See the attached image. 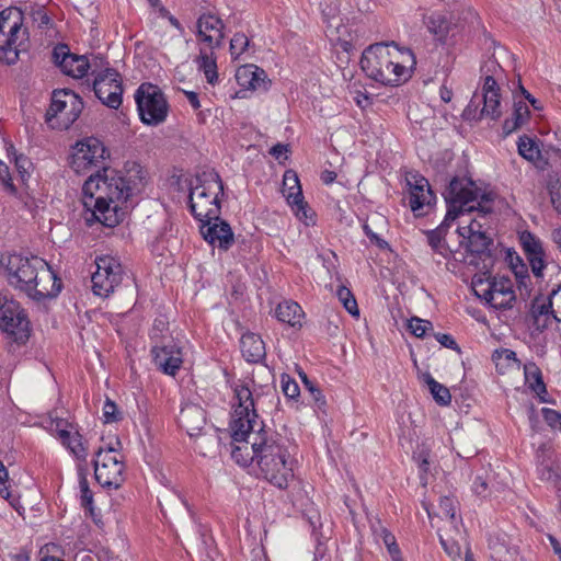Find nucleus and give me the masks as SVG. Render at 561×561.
Instances as JSON below:
<instances>
[{"label":"nucleus","instance_id":"1","mask_svg":"<svg viewBox=\"0 0 561 561\" xmlns=\"http://www.w3.org/2000/svg\"><path fill=\"white\" fill-rule=\"evenodd\" d=\"M236 403L230 421L231 437L236 445L232 459L240 466H256L263 479L286 489L294 477V459L277 434L264 430L255 410L260 394L247 385L237 383L233 389Z\"/></svg>","mask_w":561,"mask_h":561},{"label":"nucleus","instance_id":"2","mask_svg":"<svg viewBox=\"0 0 561 561\" xmlns=\"http://www.w3.org/2000/svg\"><path fill=\"white\" fill-rule=\"evenodd\" d=\"M147 184V171L135 161H127L122 170L104 168L90 175L83 184L84 205L106 227H115L125 217L130 198Z\"/></svg>","mask_w":561,"mask_h":561},{"label":"nucleus","instance_id":"3","mask_svg":"<svg viewBox=\"0 0 561 561\" xmlns=\"http://www.w3.org/2000/svg\"><path fill=\"white\" fill-rule=\"evenodd\" d=\"M4 273L10 286L36 301L54 298L62 288L61 279L39 256L11 254L7 257Z\"/></svg>","mask_w":561,"mask_h":561},{"label":"nucleus","instance_id":"4","mask_svg":"<svg viewBox=\"0 0 561 561\" xmlns=\"http://www.w3.org/2000/svg\"><path fill=\"white\" fill-rule=\"evenodd\" d=\"M415 65L413 51L394 42L370 45L360 58V68L368 78L392 87L407 82Z\"/></svg>","mask_w":561,"mask_h":561},{"label":"nucleus","instance_id":"5","mask_svg":"<svg viewBox=\"0 0 561 561\" xmlns=\"http://www.w3.org/2000/svg\"><path fill=\"white\" fill-rule=\"evenodd\" d=\"M480 192L477 188L474 182L470 179H458L455 178L450 181L449 186L445 193V199L447 203V213L444 221L435 229L425 231L427 242L432 250L443 256L448 257L451 253L449 247L445 242V236L447 228L450 222L454 221L459 215L465 211H471L476 207L477 203L483 213L490 211V206L486 205L489 201L485 196H482V201L479 202Z\"/></svg>","mask_w":561,"mask_h":561},{"label":"nucleus","instance_id":"6","mask_svg":"<svg viewBox=\"0 0 561 561\" xmlns=\"http://www.w3.org/2000/svg\"><path fill=\"white\" fill-rule=\"evenodd\" d=\"M196 185L190 191V209L201 222L218 219L220 216V196L224 195V183L216 172L196 179Z\"/></svg>","mask_w":561,"mask_h":561},{"label":"nucleus","instance_id":"7","mask_svg":"<svg viewBox=\"0 0 561 561\" xmlns=\"http://www.w3.org/2000/svg\"><path fill=\"white\" fill-rule=\"evenodd\" d=\"M0 59L13 65L19 59L23 44L27 39V31L22 28V12L15 8L1 11Z\"/></svg>","mask_w":561,"mask_h":561},{"label":"nucleus","instance_id":"8","mask_svg":"<svg viewBox=\"0 0 561 561\" xmlns=\"http://www.w3.org/2000/svg\"><path fill=\"white\" fill-rule=\"evenodd\" d=\"M119 446L121 442L116 439L114 444L101 446L96 451L94 477L103 488L118 489L124 482L125 465L117 448Z\"/></svg>","mask_w":561,"mask_h":561},{"label":"nucleus","instance_id":"9","mask_svg":"<svg viewBox=\"0 0 561 561\" xmlns=\"http://www.w3.org/2000/svg\"><path fill=\"white\" fill-rule=\"evenodd\" d=\"M82 108L83 103L76 93L56 90L45 115L46 122L51 128L68 129L78 119Z\"/></svg>","mask_w":561,"mask_h":561},{"label":"nucleus","instance_id":"10","mask_svg":"<svg viewBox=\"0 0 561 561\" xmlns=\"http://www.w3.org/2000/svg\"><path fill=\"white\" fill-rule=\"evenodd\" d=\"M135 101L144 124L157 126L165 121L169 105L157 85L142 83L135 93Z\"/></svg>","mask_w":561,"mask_h":561},{"label":"nucleus","instance_id":"11","mask_svg":"<svg viewBox=\"0 0 561 561\" xmlns=\"http://www.w3.org/2000/svg\"><path fill=\"white\" fill-rule=\"evenodd\" d=\"M472 289L474 294L483 299L494 309H510L515 301V293L510 278H492L482 279L474 278L472 280Z\"/></svg>","mask_w":561,"mask_h":561},{"label":"nucleus","instance_id":"12","mask_svg":"<svg viewBox=\"0 0 561 561\" xmlns=\"http://www.w3.org/2000/svg\"><path fill=\"white\" fill-rule=\"evenodd\" d=\"M108 157V150L99 138L85 137L72 147L70 167L76 173H87Z\"/></svg>","mask_w":561,"mask_h":561},{"label":"nucleus","instance_id":"13","mask_svg":"<svg viewBox=\"0 0 561 561\" xmlns=\"http://www.w3.org/2000/svg\"><path fill=\"white\" fill-rule=\"evenodd\" d=\"M0 329L15 342L24 343L30 335V322L20 304L0 294Z\"/></svg>","mask_w":561,"mask_h":561},{"label":"nucleus","instance_id":"14","mask_svg":"<svg viewBox=\"0 0 561 561\" xmlns=\"http://www.w3.org/2000/svg\"><path fill=\"white\" fill-rule=\"evenodd\" d=\"M95 265L96 270L91 277L92 290L100 297H108L123 280V266L110 255L98 256Z\"/></svg>","mask_w":561,"mask_h":561},{"label":"nucleus","instance_id":"15","mask_svg":"<svg viewBox=\"0 0 561 561\" xmlns=\"http://www.w3.org/2000/svg\"><path fill=\"white\" fill-rule=\"evenodd\" d=\"M54 62L60 70L72 78H83L89 70L96 72L99 68L107 65L105 59L100 56H93L89 60L84 55L71 54L66 45H58L53 51Z\"/></svg>","mask_w":561,"mask_h":561},{"label":"nucleus","instance_id":"16","mask_svg":"<svg viewBox=\"0 0 561 561\" xmlns=\"http://www.w3.org/2000/svg\"><path fill=\"white\" fill-rule=\"evenodd\" d=\"M94 76L93 91L96 98L111 108H118L122 104L123 85L121 75L105 65L92 72Z\"/></svg>","mask_w":561,"mask_h":561},{"label":"nucleus","instance_id":"17","mask_svg":"<svg viewBox=\"0 0 561 561\" xmlns=\"http://www.w3.org/2000/svg\"><path fill=\"white\" fill-rule=\"evenodd\" d=\"M518 241L534 276L543 278L548 265V254L542 240L529 230H524L518 233Z\"/></svg>","mask_w":561,"mask_h":561},{"label":"nucleus","instance_id":"18","mask_svg":"<svg viewBox=\"0 0 561 561\" xmlns=\"http://www.w3.org/2000/svg\"><path fill=\"white\" fill-rule=\"evenodd\" d=\"M225 24L214 13L202 14L196 22V36L201 47L219 48L225 38Z\"/></svg>","mask_w":561,"mask_h":561},{"label":"nucleus","instance_id":"19","mask_svg":"<svg viewBox=\"0 0 561 561\" xmlns=\"http://www.w3.org/2000/svg\"><path fill=\"white\" fill-rule=\"evenodd\" d=\"M410 199L409 204L416 216L425 214L424 208L431 207L435 202V195L431 190L428 181L416 172L407 175Z\"/></svg>","mask_w":561,"mask_h":561},{"label":"nucleus","instance_id":"20","mask_svg":"<svg viewBox=\"0 0 561 561\" xmlns=\"http://www.w3.org/2000/svg\"><path fill=\"white\" fill-rule=\"evenodd\" d=\"M154 365L163 374L175 376L183 364L182 348L172 341L161 346L156 345L151 350Z\"/></svg>","mask_w":561,"mask_h":561},{"label":"nucleus","instance_id":"21","mask_svg":"<svg viewBox=\"0 0 561 561\" xmlns=\"http://www.w3.org/2000/svg\"><path fill=\"white\" fill-rule=\"evenodd\" d=\"M201 232L209 244L217 245L222 250H228L234 241L230 225L220 219V216L218 219L202 222Z\"/></svg>","mask_w":561,"mask_h":561},{"label":"nucleus","instance_id":"22","mask_svg":"<svg viewBox=\"0 0 561 561\" xmlns=\"http://www.w3.org/2000/svg\"><path fill=\"white\" fill-rule=\"evenodd\" d=\"M236 80L238 84L245 90L266 91L268 88L265 71L253 64L240 66L236 71Z\"/></svg>","mask_w":561,"mask_h":561},{"label":"nucleus","instance_id":"23","mask_svg":"<svg viewBox=\"0 0 561 561\" xmlns=\"http://www.w3.org/2000/svg\"><path fill=\"white\" fill-rule=\"evenodd\" d=\"M283 195L291 207L295 216L306 226L314 225V213L305 202L300 184L296 186L283 188Z\"/></svg>","mask_w":561,"mask_h":561},{"label":"nucleus","instance_id":"24","mask_svg":"<svg viewBox=\"0 0 561 561\" xmlns=\"http://www.w3.org/2000/svg\"><path fill=\"white\" fill-rule=\"evenodd\" d=\"M179 424L191 437L196 436L206 424V413L197 404H186L179 414Z\"/></svg>","mask_w":561,"mask_h":561},{"label":"nucleus","instance_id":"25","mask_svg":"<svg viewBox=\"0 0 561 561\" xmlns=\"http://www.w3.org/2000/svg\"><path fill=\"white\" fill-rule=\"evenodd\" d=\"M483 91V107L481 110V116H486L492 119H496L501 115L500 110V88L492 76H486L482 87Z\"/></svg>","mask_w":561,"mask_h":561},{"label":"nucleus","instance_id":"26","mask_svg":"<svg viewBox=\"0 0 561 561\" xmlns=\"http://www.w3.org/2000/svg\"><path fill=\"white\" fill-rule=\"evenodd\" d=\"M216 48L199 47V53L195 57L194 62L197 69L204 73L207 83L215 85L218 83Z\"/></svg>","mask_w":561,"mask_h":561},{"label":"nucleus","instance_id":"27","mask_svg":"<svg viewBox=\"0 0 561 561\" xmlns=\"http://www.w3.org/2000/svg\"><path fill=\"white\" fill-rule=\"evenodd\" d=\"M240 347L243 357L249 363H257L265 357V345L261 336L248 332L241 336Z\"/></svg>","mask_w":561,"mask_h":561},{"label":"nucleus","instance_id":"28","mask_svg":"<svg viewBox=\"0 0 561 561\" xmlns=\"http://www.w3.org/2000/svg\"><path fill=\"white\" fill-rule=\"evenodd\" d=\"M56 431L62 445H65L77 459L85 461L88 457V447L84 445L82 436L67 428L60 427V422L56 424Z\"/></svg>","mask_w":561,"mask_h":561},{"label":"nucleus","instance_id":"29","mask_svg":"<svg viewBox=\"0 0 561 561\" xmlns=\"http://www.w3.org/2000/svg\"><path fill=\"white\" fill-rule=\"evenodd\" d=\"M302 313L304 312L301 307L297 302L291 300H285L278 304L275 310L276 318L279 321L287 323L291 327L300 324Z\"/></svg>","mask_w":561,"mask_h":561},{"label":"nucleus","instance_id":"30","mask_svg":"<svg viewBox=\"0 0 561 561\" xmlns=\"http://www.w3.org/2000/svg\"><path fill=\"white\" fill-rule=\"evenodd\" d=\"M458 502L456 499L450 496H442L439 499V517L447 519V525L459 535L458 524H461V518L457 517Z\"/></svg>","mask_w":561,"mask_h":561},{"label":"nucleus","instance_id":"31","mask_svg":"<svg viewBox=\"0 0 561 561\" xmlns=\"http://www.w3.org/2000/svg\"><path fill=\"white\" fill-rule=\"evenodd\" d=\"M529 108L523 102H517L514 105L512 117L506 118L503 123V131L505 135H511L527 123L529 118Z\"/></svg>","mask_w":561,"mask_h":561},{"label":"nucleus","instance_id":"32","mask_svg":"<svg viewBox=\"0 0 561 561\" xmlns=\"http://www.w3.org/2000/svg\"><path fill=\"white\" fill-rule=\"evenodd\" d=\"M477 188H478V190H479V192H480V196H479V199H478V201H479V202H481V201H482V196H485V198L489 201V203H486V205H489V206H490V211H488V213H483V211L480 209L481 207H480L477 203H474V205H476V207H477V208H474V209H473V211H477V213H478V215H477V217H474L473 219H471V220L469 221V224H468V225H462V226L458 227V230H457V231H458V233H459V234L484 232V231L482 230V228H483L484 224H482V222L480 221V219H479V218L484 219V218H485V215H488V214H490V213L492 211V206H491V202H492V199L490 198V196H489L488 194L482 193V192H481V190H480L479 187H477ZM469 213H472V210H471V211H468V214H469ZM465 214H467V211H465L461 216H463Z\"/></svg>","mask_w":561,"mask_h":561},{"label":"nucleus","instance_id":"33","mask_svg":"<svg viewBox=\"0 0 561 561\" xmlns=\"http://www.w3.org/2000/svg\"><path fill=\"white\" fill-rule=\"evenodd\" d=\"M427 30L440 42H444L451 30V23L444 14L432 13L425 22Z\"/></svg>","mask_w":561,"mask_h":561},{"label":"nucleus","instance_id":"34","mask_svg":"<svg viewBox=\"0 0 561 561\" xmlns=\"http://www.w3.org/2000/svg\"><path fill=\"white\" fill-rule=\"evenodd\" d=\"M523 368L525 381L529 388L538 396L546 393L547 389L540 368L534 362L526 363Z\"/></svg>","mask_w":561,"mask_h":561},{"label":"nucleus","instance_id":"35","mask_svg":"<svg viewBox=\"0 0 561 561\" xmlns=\"http://www.w3.org/2000/svg\"><path fill=\"white\" fill-rule=\"evenodd\" d=\"M496 369L504 374L508 369H519L520 362L517 359L516 353L508 348L496 350L493 354Z\"/></svg>","mask_w":561,"mask_h":561},{"label":"nucleus","instance_id":"36","mask_svg":"<svg viewBox=\"0 0 561 561\" xmlns=\"http://www.w3.org/2000/svg\"><path fill=\"white\" fill-rule=\"evenodd\" d=\"M518 153L530 162H537L541 158L539 145L535 138L527 135L520 136L517 141Z\"/></svg>","mask_w":561,"mask_h":561},{"label":"nucleus","instance_id":"37","mask_svg":"<svg viewBox=\"0 0 561 561\" xmlns=\"http://www.w3.org/2000/svg\"><path fill=\"white\" fill-rule=\"evenodd\" d=\"M467 240V249L472 254H483L490 250L492 239L485 232L459 234Z\"/></svg>","mask_w":561,"mask_h":561},{"label":"nucleus","instance_id":"38","mask_svg":"<svg viewBox=\"0 0 561 561\" xmlns=\"http://www.w3.org/2000/svg\"><path fill=\"white\" fill-rule=\"evenodd\" d=\"M427 386L435 401L440 405H448L451 401V396L445 386L436 381L432 376L426 378Z\"/></svg>","mask_w":561,"mask_h":561},{"label":"nucleus","instance_id":"39","mask_svg":"<svg viewBox=\"0 0 561 561\" xmlns=\"http://www.w3.org/2000/svg\"><path fill=\"white\" fill-rule=\"evenodd\" d=\"M408 329L416 337H424L426 335H432L434 332L433 324L431 321L423 320L417 317L411 318L409 320Z\"/></svg>","mask_w":561,"mask_h":561},{"label":"nucleus","instance_id":"40","mask_svg":"<svg viewBox=\"0 0 561 561\" xmlns=\"http://www.w3.org/2000/svg\"><path fill=\"white\" fill-rule=\"evenodd\" d=\"M336 296L350 314L353 317L359 316V309L356 299L348 288L345 286H340L336 291Z\"/></svg>","mask_w":561,"mask_h":561},{"label":"nucleus","instance_id":"41","mask_svg":"<svg viewBox=\"0 0 561 561\" xmlns=\"http://www.w3.org/2000/svg\"><path fill=\"white\" fill-rule=\"evenodd\" d=\"M444 530H445V534H439V541H440L444 550L450 557L458 556L459 551H460V547H459L457 537H460L461 534L459 533V535H457V533L451 527H450V531L455 533V536L451 534L450 535L447 534L446 528Z\"/></svg>","mask_w":561,"mask_h":561},{"label":"nucleus","instance_id":"42","mask_svg":"<svg viewBox=\"0 0 561 561\" xmlns=\"http://www.w3.org/2000/svg\"><path fill=\"white\" fill-rule=\"evenodd\" d=\"M250 45L248 36L243 33H236L230 41V54L232 59H238L247 51Z\"/></svg>","mask_w":561,"mask_h":561},{"label":"nucleus","instance_id":"43","mask_svg":"<svg viewBox=\"0 0 561 561\" xmlns=\"http://www.w3.org/2000/svg\"><path fill=\"white\" fill-rule=\"evenodd\" d=\"M280 387H282L283 393L288 399H293V400L297 399L300 394V389H299L298 383L296 382V380L294 378H291L287 374H283L280 376Z\"/></svg>","mask_w":561,"mask_h":561},{"label":"nucleus","instance_id":"44","mask_svg":"<svg viewBox=\"0 0 561 561\" xmlns=\"http://www.w3.org/2000/svg\"><path fill=\"white\" fill-rule=\"evenodd\" d=\"M554 312L553 306L550 304V296L548 299L537 297L533 300L530 307V317L534 318L540 314H548Z\"/></svg>","mask_w":561,"mask_h":561},{"label":"nucleus","instance_id":"45","mask_svg":"<svg viewBox=\"0 0 561 561\" xmlns=\"http://www.w3.org/2000/svg\"><path fill=\"white\" fill-rule=\"evenodd\" d=\"M80 493H81V505L88 508L90 512L93 511V493L89 488L88 480L84 476L80 478L79 481Z\"/></svg>","mask_w":561,"mask_h":561},{"label":"nucleus","instance_id":"46","mask_svg":"<svg viewBox=\"0 0 561 561\" xmlns=\"http://www.w3.org/2000/svg\"><path fill=\"white\" fill-rule=\"evenodd\" d=\"M550 304L553 306L557 330L561 335V284L550 293Z\"/></svg>","mask_w":561,"mask_h":561},{"label":"nucleus","instance_id":"47","mask_svg":"<svg viewBox=\"0 0 561 561\" xmlns=\"http://www.w3.org/2000/svg\"><path fill=\"white\" fill-rule=\"evenodd\" d=\"M102 412L104 423H114L122 419L115 402H113L110 399H106V401L104 402Z\"/></svg>","mask_w":561,"mask_h":561},{"label":"nucleus","instance_id":"48","mask_svg":"<svg viewBox=\"0 0 561 561\" xmlns=\"http://www.w3.org/2000/svg\"><path fill=\"white\" fill-rule=\"evenodd\" d=\"M371 531L375 539L382 540L385 546L389 542L392 543L394 536L386 527H383L379 520L371 524Z\"/></svg>","mask_w":561,"mask_h":561},{"label":"nucleus","instance_id":"49","mask_svg":"<svg viewBox=\"0 0 561 561\" xmlns=\"http://www.w3.org/2000/svg\"><path fill=\"white\" fill-rule=\"evenodd\" d=\"M533 320V327L537 330L542 332L548 327H550L552 323L557 324V318H554V312L548 313V314H540L531 318Z\"/></svg>","mask_w":561,"mask_h":561},{"label":"nucleus","instance_id":"50","mask_svg":"<svg viewBox=\"0 0 561 561\" xmlns=\"http://www.w3.org/2000/svg\"><path fill=\"white\" fill-rule=\"evenodd\" d=\"M0 181L2 182L4 188L12 195L16 194V187L14 186L9 167L0 160Z\"/></svg>","mask_w":561,"mask_h":561},{"label":"nucleus","instance_id":"51","mask_svg":"<svg viewBox=\"0 0 561 561\" xmlns=\"http://www.w3.org/2000/svg\"><path fill=\"white\" fill-rule=\"evenodd\" d=\"M541 414L543 420L552 428H559L561 426V413L550 408H542Z\"/></svg>","mask_w":561,"mask_h":561},{"label":"nucleus","instance_id":"52","mask_svg":"<svg viewBox=\"0 0 561 561\" xmlns=\"http://www.w3.org/2000/svg\"><path fill=\"white\" fill-rule=\"evenodd\" d=\"M432 335L443 346H445L447 348H450V350H457L458 348L457 342L455 341V339L450 334L433 332Z\"/></svg>","mask_w":561,"mask_h":561},{"label":"nucleus","instance_id":"53","mask_svg":"<svg viewBox=\"0 0 561 561\" xmlns=\"http://www.w3.org/2000/svg\"><path fill=\"white\" fill-rule=\"evenodd\" d=\"M311 394L313 401L321 408L325 404L324 396L322 394L321 390L312 382L309 381V387H305Z\"/></svg>","mask_w":561,"mask_h":561},{"label":"nucleus","instance_id":"54","mask_svg":"<svg viewBox=\"0 0 561 561\" xmlns=\"http://www.w3.org/2000/svg\"><path fill=\"white\" fill-rule=\"evenodd\" d=\"M8 479H9V472H8L7 468L4 467L3 462L0 460V494L3 497L9 496V491H8V486H7Z\"/></svg>","mask_w":561,"mask_h":561},{"label":"nucleus","instance_id":"55","mask_svg":"<svg viewBox=\"0 0 561 561\" xmlns=\"http://www.w3.org/2000/svg\"><path fill=\"white\" fill-rule=\"evenodd\" d=\"M300 184L298 175L296 172L288 170L284 173L283 176V188H288Z\"/></svg>","mask_w":561,"mask_h":561},{"label":"nucleus","instance_id":"56","mask_svg":"<svg viewBox=\"0 0 561 561\" xmlns=\"http://www.w3.org/2000/svg\"><path fill=\"white\" fill-rule=\"evenodd\" d=\"M14 162H15L16 169L19 170L21 176L23 178L24 174L27 173L28 168L31 167L30 160L26 157L20 154V156H15Z\"/></svg>","mask_w":561,"mask_h":561},{"label":"nucleus","instance_id":"57","mask_svg":"<svg viewBox=\"0 0 561 561\" xmlns=\"http://www.w3.org/2000/svg\"><path fill=\"white\" fill-rule=\"evenodd\" d=\"M472 489L476 494L484 496L488 489V483L483 478L477 477L473 481Z\"/></svg>","mask_w":561,"mask_h":561},{"label":"nucleus","instance_id":"58","mask_svg":"<svg viewBox=\"0 0 561 561\" xmlns=\"http://www.w3.org/2000/svg\"><path fill=\"white\" fill-rule=\"evenodd\" d=\"M551 202L554 209L561 214V184L551 191Z\"/></svg>","mask_w":561,"mask_h":561},{"label":"nucleus","instance_id":"59","mask_svg":"<svg viewBox=\"0 0 561 561\" xmlns=\"http://www.w3.org/2000/svg\"><path fill=\"white\" fill-rule=\"evenodd\" d=\"M439 98L445 103H449L453 99V90L447 85L446 81L439 88Z\"/></svg>","mask_w":561,"mask_h":561},{"label":"nucleus","instance_id":"60","mask_svg":"<svg viewBox=\"0 0 561 561\" xmlns=\"http://www.w3.org/2000/svg\"><path fill=\"white\" fill-rule=\"evenodd\" d=\"M386 547H387L393 561H402V559L400 557V549L396 542V538L392 539V543L389 542L386 545Z\"/></svg>","mask_w":561,"mask_h":561},{"label":"nucleus","instance_id":"61","mask_svg":"<svg viewBox=\"0 0 561 561\" xmlns=\"http://www.w3.org/2000/svg\"><path fill=\"white\" fill-rule=\"evenodd\" d=\"M184 94L194 110H198L201 107V102L196 92L184 91Z\"/></svg>","mask_w":561,"mask_h":561},{"label":"nucleus","instance_id":"62","mask_svg":"<svg viewBox=\"0 0 561 561\" xmlns=\"http://www.w3.org/2000/svg\"><path fill=\"white\" fill-rule=\"evenodd\" d=\"M286 152L287 147L282 144H277L271 149V154L274 156L276 159L282 158V156L285 154Z\"/></svg>","mask_w":561,"mask_h":561},{"label":"nucleus","instance_id":"63","mask_svg":"<svg viewBox=\"0 0 561 561\" xmlns=\"http://www.w3.org/2000/svg\"><path fill=\"white\" fill-rule=\"evenodd\" d=\"M336 179V173L333 171L325 170L321 173V180L324 184H332Z\"/></svg>","mask_w":561,"mask_h":561},{"label":"nucleus","instance_id":"64","mask_svg":"<svg viewBox=\"0 0 561 561\" xmlns=\"http://www.w3.org/2000/svg\"><path fill=\"white\" fill-rule=\"evenodd\" d=\"M549 540H550V543H551V546H552V548H553L554 553L559 557V559H560V561H561V545H560V543H559V541H558L554 537H552V536H550V537H549Z\"/></svg>","mask_w":561,"mask_h":561}]
</instances>
